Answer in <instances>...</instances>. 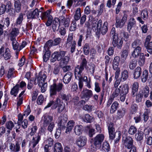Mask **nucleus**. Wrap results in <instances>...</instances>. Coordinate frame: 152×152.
<instances>
[{
    "mask_svg": "<svg viewBox=\"0 0 152 152\" xmlns=\"http://www.w3.org/2000/svg\"><path fill=\"white\" fill-rule=\"evenodd\" d=\"M87 62L85 58H84L80 65L77 66L75 68V78L79 80L78 84L79 87L81 89L83 87V83L82 80V72L86 67Z\"/></svg>",
    "mask_w": 152,
    "mask_h": 152,
    "instance_id": "1",
    "label": "nucleus"
},
{
    "mask_svg": "<svg viewBox=\"0 0 152 152\" xmlns=\"http://www.w3.org/2000/svg\"><path fill=\"white\" fill-rule=\"evenodd\" d=\"M90 48L88 44L86 43L83 47V51L85 55H88L89 54L90 52Z\"/></svg>",
    "mask_w": 152,
    "mask_h": 152,
    "instance_id": "42",
    "label": "nucleus"
},
{
    "mask_svg": "<svg viewBox=\"0 0 152 152\" xmlns=\"http://www.w3.org/2000/svg\"><path fill=\"white\" fill-rule=\"evenodd\" d=\"M93 95L92 91L87 88H84L81 92V96L82 98H85L87 101Z\"/></svg>",
    "mask_w": 152,
    "mask_h": 152,
    "instance_id": "11",
    "label": "nucleus"
},
{
    "mask_svg": "<svg viewBox=\"0 0 152 152\" xmlns=\"http://www.w3.org/2000/svg\"><path fill=\"white\" fill-rule=\"evenodd\" d=\"M44 99L43 96L42 95H40L37 98V103L39 105L41 104L43 102Z\"/></svg>",
    "mask_w": 152,
    "mask_h": 152,
    "instance_id": "64",
    "label": "nucleus"
},
{
    "mask_svg": "<svg viewBox=\"0 0 152 152\" xmlns=\"http://www.w3.org/2000/svg\"><path fill=\"white\" fill-rule=\"evenodd\" d=\"M135 139L137 141L142 140L143 137V133L142 131H138L135 134Z\"/></svg>",
    "mask_w": 152,
    "mask_h": 152,
    "instance_id": "38",
    "label": "nucleus"
},
{
    "mask_svg": "<svg viewBox=\"0 0 152 152\" xmlns=\"http://www.w3.org/2000/svg\"><path fill=\"white\" fill-rule=\"evenodd\" d=\"M141 44V42L139 39H137L134 40L132 44V47L133 48H137L141 47L140 46Z\"/></svg>",
    "mask_w": 152,
    "mask_h": 152,
    "instance_id": "43",
    "label": "nucleus"
},
{
    "mask_svg": "<svg viewBox=\"0 0 152 152\" xmlns=\"http://www.w3.org/2000/svg\"><path fill=\"white\" fill-rule=\"evenodd\" d=\"M53 120L52 116L46 114L44 115L42 117L41 122L43 123V126L44 127L47 126L49 124L52 122Z\"/></svg>",
    "mask_w": 152,
    "mask_h": 152,
    "instance_id": "10",
    "label": "nucleus"
},
{
    "mask_svg": "<svg viewBox=\"0 0 152 152\" xmlns=\"http://www.w3.org/2000/svg\"><path fill=\"white\" fill-rule=\"evenodd\" d=\"M76 42L75 40L73 41L71 44L70 52L72 53H74L75 50L76 48Z\"/></svg>",
    "mask_w": 152,
    "mask_h": 152,
    "instance_id": "58",
    "label": "nucleus"
},
{
    "mask_svg": "<svg viewBox=\"0 0 152 152\" xmlns=\"http://www.w3.org/2000/svg\"><path fill=\"white\" fill-rule=\"evenodd\" d=\"M93 108V106H92L91 105L86 104L83 106V109L86 110L91 111L92 110Z\"/></svg>",
    "mask_w": 152,
    "mask_h": 152,
    "instance_id": "63",
    "label": "nucleus"
},
{
    "mask_svg": "<svg viewBox=\"0 0 152 152\" xmlns=\"http://www.w3.org/2000/svg\"><path fill=\"white\" fill-rule=\"evenodd\" d=\"M132 5L133 7V13L135 15L138 12V8L135 3H133Z\"/></svg>",
    "mask_w": 152,
    "mask_h": 152,
    "instance_id": "60",
    "label": "nucleus"
},
{
    "mask_svg": "<svg viewBox=\"0 0 152 152\" xmlns=\"http://www.w3.org/2000/svg\"><path fill=\"white\" fill-rule=\"evenodd\" d=\"M135 23L136 22L134 18H130L127 25L128 29L129 30L131 29L132 27L135 25Z\"/></svg>",
    "mask_w": 152,
    "mask_h": 152,
    "instance_id": "39",
    "label": "nucleus"
},
{
    "mask_svg": "<svg viewBox=\"0 0 152 152\" xmlns=\"http://www.w3.org/2000/svg\"><path fill=\"white\" fill-rule=\"evenodd\" d=\"M87 142V139L85 136H80L77 139L75 143L79 148H82L84 146Z\"/></svg>",
    "mask_w": 152,
    "mask_h": 152,
    "instance_id": "12",
    "label": "nucleus"
},
{
    "mask_svg": "<svg viewBox=\"0 0 152 152\" xmlns=\"http://www.w3.org/2000/svg\"><path fill=\"white\" fill-rule=\"evenodd\" d=\"M67 119L62 116H60L58 118L57 122L59 126L61 127H64V124L66 123Z\"/></svg>",
    "mask_w": 152,
    "mask_h": 152,
    "instance_id": "20",
    "label": "nucleus"
},
{
    "mask_svg": "<svg viewBox=\"0 0 152 152\" xmlns=\"http://www.w3.org/2000/svg\"><path fill=\"white\" fill-rule=\"evenodd\" d=\"M102 148L105 151H109L110 150V147L109 143L107 141H104L102 144Z\"/></svg>",
    "mask_w": 152,
    "mask_h": 152,
    "instance_id": "37",
    "label": "nucleus"
},
{
    "mask_svg": "<svg viewBox=\"0 0 152 152\" xmlns=\"http://www.w3.org/2000/svg\"><path fill=\"white\" fill-rule=\"evenodd\" d=\"M141 73V69L140 67H137L135 70L134 73V77L136 79L139 77Z\"/></svg>",
    "mask_w": 152,
    "mask_h": 152,
    "instance_id": "28",
    "label": "nucleus"
},
{
    "mask_svg": "<svg viewBox=\"0 0 152 152\" xmlns=\"http://www.w3.org/2000/svg\"><path fill=\"white\" fill-rule=\"evenodd\" d=\"M137 61L135 59L132 60L130 62L129 67L131 69H134L136 66Z\"/></svg>",
    "mask_w": 152,
    "mask_h": 152,
    "instance_id": "47",
    "label": "nucleus"
},
{
    "mask_svg": "<svg viewBox=\"0 0 152 152\" xmlns=\"http://www.w3.org/2000/svg\"><path fill=\"white\" fill-rule=\"evenodd\" d=\"M118 105L119 104L117 102H114L111 105L110 110V113H114L118 107Z\"/></svg>",
    "mask_w": 152,
    "mask_h": 152,
    "instance_id": "35",
    "label": "nucleus"
},
{
    "mask_svg": "<svg viewBox=\"0 0 152 152\" xmlns=\"http://www.w3.org/2000/svg\"><path fill=\"white\" fill-rule=\"evenodd\" d=\"M123 141L125 146L128 149H130L134 146L133 140L131 137H126L124 140H123Z\"/></svg>",
    "mask_w": 152,
    "mask_h": 152,
    "instance_id": "14",
    "label": "nucleus"
},
{
    "mask_svg": "<svg viewBox=\"0 0 152 152\" xmlns=\"http://www.w3.org/2000/svg\"><path fill=\"white\" fill-rule=\"evenodd\" d=\"M117 0H108L107 1L106 6L110 8L112 6H114Z\"/></svg>",
    "mask_w": 152,
    "mask_h": 152,
    "instance_id": "52",
    "label": "nucleus"
},
{
    "mask_svg": "<svg viewBox=\"0 0 152 152\" xmlns=\"http://www.w3.org/2000/svg\"><path fill=\"white\" fill-rule=\"evenodd\" d=\"M128 77V72L126 70H125L121 73V78L124 81L126 80Z\"/></svg>",
    "mask_w": 152,
    "mask_h": 152,
    "instance_id": "55",
    "label": "nucleus"
},
{
    "mask_svg": "<svg viewBox=\"0 0 152 152\" xmlns=\"http://www.w3.org/2000/svg\"><path fill=\"white\" fill-rule=\"evenodd\" d=\"M19 33V30L18 28H14L12 29L10 34L13 37H16Z\"/></svg>",
    "mask_w": 152,
    "mask_h": 152,
    "instance_id": "56",
    "label": "nucleus"
},
{
    "mask_svg": "<svg viewBox=\"0 0 152 152\" xmlns=\"http://www.w3.org/2000/svg\"><path fill=\"white\" fill-rule=\"evenodd\" d=\"M72 74L69 72L66 73L64 76L63 79V82L66 84L68 83L71 80Z\"/></svg>",
    "mask_w": 152,
    "mask_h": 152,
    "instance_id": "25",
    "label": "nucleus"
},
{
    "mask_svg": "<svg viewBox=\"0 0 152 152\" xmlns=\"http://www.w3.org/2000/svg\"><path fill=\"white\" fill-rule=\"evenodd\" d=\"M115 89L113 92L112 94L110 96L107 105L109 106L114 100L115 98L117 97L120 94L121 92V89L119 88H115Z\"/></svg>",
    "mask_w": 152,
    "mask_h": 152,
    "instance_id": "13",
    "label": "nucleus"
},
{
    "mask_svg": "<svg viewBox=\"0 0 152 152\" xmlns=\"http://www.w3.org/2000/svg\"><path fill=\"white\" fill-rule=\"evenodd\" d=\"M132 53V55L134 58H137L140 55L141 51V47H137V48H134Z\"/></svg>",
    "mask_w": 152,
    "mask_h": 152,
    "instance_id": "23",
    "label": "nucleus"
},
{
    "mask_svg": "<svg viewBox=\"0 0 152 152\" xmlns=\"http://www.w3.org/2000/svg\"><path fill=\"white\" fill-rule=\"evenodd\" d=\"M107 24L108 23L107 22H104V23L102 28H101L100 32H101L102 33L103 35L105 34L107 31Z\"/></svg>",
    "mask_w": 152,
    "mask_h": 152,
    "instance_id": "48",
    "label": "nucleus"
},
{
    "mask_svg": "<svg viewBox=\"0 0 152 152\" xmlns=\"http://www.w3.org/2000/svg\"><path fill=\"white\" fill-rule=\"evenodd\" d=\"M84 1V0H77L75 7L77 6L84 7L86 5V2Z\"/></svg>",
    "mask_w": 152,
    "mask_h": 152,
    "instance_id": "54",
    "label": "nucleus"
},
{
    "mask_svg": "<svg viewBox=\"0 0 152 152\" xmlns=\"http://www.w3.org/2000/svg\"><path fill=\"white\" fill-rule=\"evenodd\" d=\"M136 128L134 126H131L129 128L128 132L129 134L131 135H133L137 132Z\"/></svg>",
    "mask_w": 152,
    "mask_h": 152,
    "instance_id": "57",
    "label": "nucleus"
},
{
    "mask_svg": "<svg viewBox=\"0 0 152 152\" xmlns=\"http://www.w3.org/2000/svg\"><path fill=\"white\" fill-rule=\"evenodd\" d=\"M2 56L5 60H7L10 58L11 55L10 50L8 48H7L5 49V52Z\"/></svg>",
    "mask_w": 152,
    "mask_h": 152,
    "instance_id": "36",
    "label": "nucleus"
},
{
    "mask_svg": "<svg viewBox=\"0 0 152 152\" xmlns=\"http://www.w3.org/2000/svg\"><path fill=\"white\" fill-rule=\"evenodd\" d=\"M10 149L12 152H18L20 150V145L18 142H16L15 145L10 143L9 146Z\"/></svg>",
    "mask_w": 152,
    "mask_h": 152,
    "instance_id": "16",
    "label": "nucleus"
},
{
    "mask_svg": "<svg viewBox=\"0 0 152 152\" xmlns=\"http://www.w3.org/2000/svg\"><path fill=\"white\" fill-rule=\"evenodd\" d=\"M24 116H25L23 115V114L22 115L20 113L18 115V126H19V129L20 128V124L23 119Z\"/></svg>",
    "mask_w": 152,
    "mask_h": 152,
    "instance_id": "59",
    "label": "nucleus"
},
{
    "mask_svg": "<svg viewBox=\"0 0 152 152\" xmlns=\"http://www.w3.org/2000/svg\"><path fill=\"white\" fill-rule=\"evenodd\" d=\"M63 87V85L61 83L58 84L53 83L51 85L50 87V95L52 96L56 95L57 92H59L61 90Z\"/></svg>",
    "mask_w": 152,
    "mask_h": 152,
    "instance_id": "6",
    "label": "nucleus"
},
{
    "mask_svg": "<svg viewBox=\"0 0 152 152\" xmlns=\"http://www.w3.org/2000/svg\"><path fill=\"white\" fill-rule=\"evenodd\" d=\"M128 15L126 12H125L122 19L120 20L117 17L115 19V27L117 28H121L125 24L127 20Z\"/></svg>",
    "mask_w": 152,
    "mask_h": 152,
    "instance_id": "8",
    "label": "nucleus"
},
{
    "mask_svg": "<svg viewBox=\"0 0 152 152\" xmlns=\"http://www.w3.org/2000/svg\"><path fill=\"white\" fill-rule=\"evenodd\" d=\"M128 50H124L122 52L121 56V58L123 62H124L128 56Z\"/></svg>",
    "mask_w": 152,
    "mask_h": 152,
    "instance_id": "40",
    "label": "nucleus"
},
{
    "mask_svg": "<svg viewBox=\"0 0 152 152\" xmlns=\"http://www.w3.org/2000/svg\"><path fill=\"white\" fill-rule=\"evenodd\" d=\"M149 111L148 109H146L143 114L142 116L144 122H146L148 120L149 118L148 114Z\"/></svg>",
    "mask_w": 152,
    "mask_h": 152,
    "instance_id": "49",
    "label": "nucleus"
},
{
    "mask_svg": "<svg viewBox=\"0 0 152 152\" xmlns=\"http://www.w3.org/2000/svg\"><path fill=\"white\" fill-rule=\"evenodd\" d=\"M0 23L4 28H5L6 27H8L9 26L10 23V18L7 17L5 18H3L1 20Z\"/></svg>",
    "mask_w": 152,
    "mask_h": 152,
    "instance_id": "26",
    "label": "nucleus"
},
{
    "mask_svg": "<svg viewBox=\"0 0 152 152\" xmlns=\"http://www.w3.org/2000/svg\"><path fill=\"white\" fill-rule=\"evenodd\" d=\"M53 41L49 40L46 43L44 46V50L47 51H50L49 49L52 46H54Z\"/></svg>",
    "mask_w": 152,
    "mask_h": 152,
    "instance_id": "32",
    "label": "nucleus"
},
{
    "mask_svg": "<svg viewBox=\"0 0 152 152\" xmlns=\"http://www.w3.org/2000/svg\"><path fill=\"white\" fill-rule=\"evenodd\" d=\"M104 138V136L102 134H97L92 140V143L96 148L98 149L101 146V145Z\"/></svg>",
    "mask_w": 152,
    "mask_h": 152,
    "instance_id": "5",
    "label": "nucleus"
},
{
    "mask_svg": "<svg viewBox=\"0 0 152 152\" xmlns=\"http://www.w3.org/2000/svg\"><path fill=\"white\" fill-rule=\"evenodd\" d=\"M94 85L95 91L97 93L101 91V88L99 86V83L97 82H95L94 83Z\"/></svg>",
    "mask_w": 152,
    "mask_h": 152,
    "instance_id": "62",
    "label": "nucleus"
},
{
    "mask_svg": "<svg viewBox=\"0 0 152 152\" xmlns=\"http://www.w3.org/2000/svg\"><path fill=\"white\" fill-rule=\"evenodd\" d=\"M24 15L22 13L19 14V15L16 20V23L17 24L20 25L22 22L23 20V16Z\"/></svg>",
    "mask_w": 152,
    "mask_h": 152,
    "instance_id": "51",
    "label": "nucleus"
},
{
    "mask_svg": "<svg viewBox=\"0 0 152 152\" xmlns=\"http://www.w3.org/2000/svg\"><path fill=\"white\" fill-rule=\"evenodd\" d=\"M7 128L9 130H11L14 126V124L12 121H9L6 124Z\"/></svg>",
    "mask_w": 152,
    "mask_h": 152,
    "instance_id": "61",
    "label": "nucleus"
},
{
    "mask_svg": "<svg viewBox=\"0 0 152 152\" xmlns=\"http://www.w3.org/2000/svg\"><path fill=\"white\" fill-rule=\"evenodd\" d=\"M141 17L144 20H146L148 17V13L146 9H144L142 10L141 14Z\"/></svg>",
    "mask_w": 152,
    "mask_h": 152,
    "instance_id": "50",
    "label": "nucleus"
},
{
    "mask_svg": "<svg viewBox=\"0 0 152 152\" xmlns=\"http://www.w3.org/2000/svg\"><path fill=\"white\" fill-rule=\"evenodd\" d=\"M40 135L39 133L37 136L35 137H33L32 140L30 144L31 145H32L33 148H34L36 145L38 143L39 141L40 140Z\"/></svg>",
    "mask_w": 152,
    "mask_h": 152,
    "instance_id": "18",
    "label": "nucleus"
},
{
    "mask_svg": "<svg viewBox=\"0 0 152 152\" xmlns=\"http://www.w3.org/2000/svg\"><path fill=\"white\" fill-rule=\"evenodd\" d=\"M46 78L47 76L45 74L40 72L36 76L34 80V84H38L41 88V91L42 93L45 92L47 90L48 84L47 82H45Z\"/></svg>",
    "mask_w": 152,
    "mask_h": 152,
    "instance_id": "2",
    "label": "nucleus"
},
{
    "mask_svg": "<svg viewBox=\"0 0 152 152\" xmlns=\"http://www.w3.org/2000/svg\"><path fill=\"white\" fill-rule=\"evenodd\" d=\"M139 56L138 63L140 66H142L145 64V58L144 53H140Z\"/></svg>",
    "mask_w": 152,
    "mask_h": 152,
    "instance_id": "30",
    "label": "nucleus"
},
{
    "mask_svg": "<svg viewBox=\"0 0 152 152\" xmlns=\"http://www.w3.org/2000/svg\"><path fill=\"white\" fill-rule=\"evenodd\" d=\"M83 130V127L81 125L76 126L74 129V131L75 134L78 136L80 135L82 133Z\"/></svg>",
    "mask_w": 152,
    "mask_h": 152,
    "instance_id": "22",
    "label": "nucleus"
},
{
    "mask_svg": "<svg viewBox=\"0 0 152 152\" xmlns=\"http://www.w3.org/2000/svg\"><path fill=\"white\" fill-rule=\"evenodd\" d=\"M82 119L84 122L89 123L93 122L94 120V118L88 114L84 115L82 117Z\"/></svg>",
    "mask_w": 152,
    "mask_h": 152,
    "instance_id": "21",
    "label": "nucleus"
},
{
    "mask_svg": "<svg viewBox=\"0 0 152 152\" xmlns=\"http://www.w3.org/2000/svg\"><path fill=\"white\" fill-rule=\"evenodd\" d=\"M15 9V11L18 12L20 11L21 4L20 1L19 0H15L14 3Z\"/></svg>",
    "mask_w": 152,
    "mask_h": 152,
    "instance_id": "31",
    "label": "nucleus"
},
{
    "mask_svg": "<svg viewBox=\"0 0 152 152\" xmlns=\"http://www.w3.org/2000/svg\"><path fill=\"white\" fill-rule=\"evenodd\" d=\"M126 112L125 108H123L118 110L117 112L116 118L118 119H120L124 115Z\"/></svg>",
    "mask_w": 152,
    "mask_h": 152,
    "instance_id": "19",
    "label": "nucleus"
},
{
    "mask_svg": "<svg viewBox=\"0 0 152 152\" xmlns=\"http://www.w3.org/2000/svg\"><path fill=\"white\" fill-rule=\"evenodd\" d=\"M63 148L61 144L59 142L56 143L54 145L53 152H62Z\"/></svg>",
    "mask_w": 152,
    "mask_h": 152,
    "instance_id": "24",
    "label": "nucleus"
},
{
    "mask_svg": "<svg viewBox=\"0 0 152 152\" xmlns=\"http://www.w3.org/2000/svg\"><path fill=\"white\" fill-rule=\"evenodd\" d=\"M19 89V85L16 84L11 89L10 91V94L12 95L15 96H16Z\"/></svg>",
    "mask_w": 152,
    "mask_h": 152,
    "instance_id": "27",
    "label": "nucleus"
},
{
    "mask_svg": "<svg viewBox=\"0 0 152 152\" xmlns=\"http://www.w3.org/2000/svg\"><path fill=\"white\" fill-rule=\"evenodd\" d=\"M16 71L13 68H10L8 70L7 77L8 79H12L16 77L15 74Z\"/></svg>",
    "mask_w": 152,
    "mask_h": 152,
    "instance_id": "17",
    "label": "nucleus"
},
{
    "mask_svg": "<svg viewBox=\"0 0 152 152\" xmlns=\"http://www.w3.org/2000/svg\"><path fill=\"white\" fill-rule=\"evenodd\" d=\"M120 88H121V93L127 94L129 92V86L127 84H124L122 86H120Z\"/></svg>",
    "mask_w": 152,
    "mask_h": 152,
    "instance_id": "29",
    "label": "nucleus"
},
{
    "mask_svg": "<svg viewBox=\"0 0 152 152\" xmlns=\"http://www.w3.org/2000/svg\"><path fill=\"white\" fill-rule=\"evenodd\" d=\"M142 93L145 98L147 97L149 94V88L147 86H145L143 89Z\"/></svg>",
    "mask_w": 152,
    "mask_h": 152,
    "instance_id": "53",
    "label": "nucleus"
},
{
    "mask_svg": "<svg viewBox=\"0 0 152 152\" xmlns=\"http://www.w3.org/2000/svg\"><path fill=\"white\" fill-rule=\"evenodd\" d=\"M69 18H65L63 16L60 17V19L56 18L53 21L52 27L54 31L57 29V27L64 25L65 27H68L69 23Z\"/></svg>",
    "mask_w": 152,
    "mask_h": 152,
    "instance_id": "4",
    "label": "nucleus"
},
{
    "mask_svg": "<svg viewBox=\"0 0 152 152\" xmlns=\"http://www.w3.org/2000/svg\"><path fill=\"white\" fill-rule=\"evenodd\" d=\"M139 87L138 83L137 82H135L133 83L132 87V95L134 96V94L138 90Z\"/></svg>",
    "mask_w": 152,
    "mask_h": 152,
    "instance_id": "45",
    "label": "nucleus"
},
{
    "mask_svg": "<svg viewBox=\"0 0 152 152\" xmlns=\"http://www.w3.org/2000/svg\"><path fill=\"white\" fill-rule=\"evenodd\" d=\"M145 46L148 52L151 54H152V42L145 43Z\"/></svg>",
    "mask_w": 152,
    "mask_h": 152,
    "instance_id": "33",
    "label": "nucleus"
},
{
    "mask_svg": "<svg viewBox=\"0 0 152 152\" xmlns=\"http://www.w3.org/2000/svg\"><path fill=\"white\" fill-rule=\"evenodd\" d=\"M50 10H48L46 12L42 13L40 16L42 19H45L48 17L49 18L50 16H51L50 15Z\"/></svg>",
    "mask_w": 152,
    "mask_h": 152,
    "instance_id": "44",
    "label": "nucleus"
},
{
    "mask_svg": "<svg viewBox=\"0 0 152 152\" xmlns=\"http://www.w3.org/2000/svg\"><path fill=\"white\" fill-rule=\"evenodd\" d=\"M66 52L61 51L60 52L55 51L52 54L50 59L51 62H54L56 60H61L62 58L65 56Z\"/></svg>",
    "mask_w": 152,
    "mask_h": 152,
    "instance_id": "7",
    "label": "nucleus"
},
{
    "mask_svg": "<svg viewBox=\"0 0 152 152\" xmlns=\"http://www.w3.org/2000/svg\"><path fill=\"white\" fill-rule=\"evenodd\" d=\"M80 10V8H78L75 11L74 17L75 20H79L81 16Z\"/></svg>",
    "mask_w": 152,
    "mask_h": 152,
    "instance_id": "34",
    "label": "nucleus"
},
{
    "mask_svg": "<svg viewBox=\"0 0 152 152\" xmlns=\"http://www.w3.org/2000/svg\"><path fill=\"white\" fill-rule=\"evenodd\" d=\"M148 76V70L145 69L143 72L142 75V80L143 82H145L147 80Z\"/></svg>",
    "mask_w": 152,
    "mask_h": 152,
    "instance_id": "41",
    "label": "nucleus"
},
{
    "mask_svg": "<svg viewBox=\"0 0 152 152\" xmlns=\"http://www.w3.org/2000/svg\"><path fill=\"white\" fill-rule=\"evenodd\" d=\"M39 11L37 9L29 12L27 15L28 18H38Z\"/></svg>",
    "mask_w": 152,
    "mask_h": 152,
    "instance_id": "15",
    "label": "nucleus"
},
{
    "mask_svg": "<svg viewBox=\"0 0 152 152\" xmlns=\"http://www.w3.org/2000/svg\"><path fill=\"white\" fill-rule=\"evenodd\" d=\"M44 53H45L43 56V60L45 62H47L50 57V51H47L44 50Z\"/></svg>",
    "mask_w": 152,
    "mask_h": 152,
    "instance_id": "46",
    "label": "nucleus"
},
{
    "mask_svg": "<svg viewBox=\"0 0 152 152\" xmlns=\"http://www.w3.org/2000/svg\"><path fill=\"white\" fill-rule=\"evenodd\" d=\"M112 44L114 47H117L118 48L121 49L123 44V37L119 35L115 36L112 38Z\"/></svg>",
    "mask_w": 152,
    "mask_h": 152,
    "instance_id": "9",
    "label": "nucleus"
},
{
    "mask_svg": "<svg viewBox=\"0 0 152 152\" xmlns=\"http://www.w3.org/2000/svg\"><path fill=\"white\" fill-rule=\"evenodd\" d=\"M52 105V109H55L57 108V112L59 113H61L65 108L64 104H63V102L61 101L59 97H58L56 100L54 101H50L48 104L45 107V109L49 107Z\"/></svg>",
    "mask_w": 152,
    "mask_h": 152,
    "instance_id": "3",
    "label": "nucleus"
}]
</instances>
